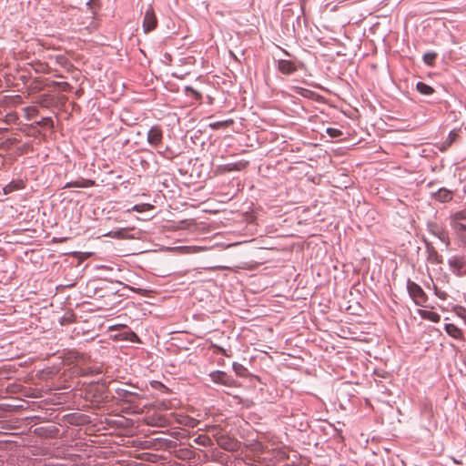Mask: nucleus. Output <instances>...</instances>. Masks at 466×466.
<instances>
[{"label":"nucleus","instance_id":"2eb2a0df","mask_svg":"<svg viewBox=\"0 0 466 466\" xmlns=\"http://www.w3.org/2000/svg\"><path fill=\"white\" fill-rule=\"evenodd\" d=\"M416 87H417V90L422 95L429 96V95L433 94V92H434V89L431 86H429L423 82H419L417 84Z\"/></svg>","mask_w":466,"mask_h":466},{"label":"nucleus","instance_id":"9b49d317","mask_svg":"<svg viewBox=\"0 0 466 466\" xmlns=\"http://www.w3.org/2000/svg\"><path fill=\"white\" fill-rule=\"evenodd\" d=\"M435 198L441 202H447L452 198V194L451 191L441 188L435 194Z\"/></svg>","mask_w":466,"mask_h":466},{"label":"nucleus","instance_id":"9d476101","mask_svg":"<svg viewBox=\"0 0 466 466\" xmlns=\"http://www.w3.org/2000/svg\"><path fill=\"white\" fill-rule=\"evenodd\" d=\"M177 422L184 426L191 428H194L198 424V420L189 416H179V418L177 419Z\"/></svg>","mask_w":466,"mask_h":466},{"label":"nucleus","instance_id":"dca6fc26","mask_svg":"<svg viewBox=\"0 0 466 466\" xmlns=\"http://www.w3.org/2000/svg\"><path fill=\"white\" fill-rule=\"evenodd\" d=\"M233 123H234V121L232 119H228V120H225V121H218V122L211 123V124H209V127L212 129H218L221 127H228L231 126Z\"/></svg>","mask_w":466,"mask_h":466},{"label":"nucleus","instance_id":"b1692460","mask_svg":"<svg viewBox=\"0 0 466 466\" xmlns=\"http://www.w3.org/2000/svg\"><path fill=\"white\" fill-rule=\"evenodd\" d=\"M327 133L330 137H339L342 135V132L339 129L334 127L327 128Z\"/></svg>","mask_w":466,"mask_h":466},{"label":"nucleus","instance_id":"0eeeda50","mask_svg":"<svg viewBox=\"0 0 466 466\" xmlns=\"http://www.w3.org/2000/svg\"><path fill=\"white\" fill-rule=\"evenodd\" d=\"M146 421L148 425L159 427L165 426L167 423V420L165 417L155 414L147 416Z\"/></svg>","mask_w":466,"mask_h":466},{"label":"nucleus","instance_id":"4be33fe9","mask_svg":"<svg viewBox=\"0 0 466 466\" xmlns=\"http://www.w3.org/2000/svg\"><path fill=\"white\" fill-rule=\"evenodd\" d=\"M449 264L451 268L455 269H460L463 266V262L461 258H454L449 261Z\"/></svg>","mask_w":466,"mask_h":466},{"label":"nucleus","instance_id":"1a4fd4ad","mask_svg":"<svg viewBox=\"0 0 466 466\" xmlns=\"http://www.w3.org/2000/svg\"><path fill=\"white\" fill-rule=\"evenodd\" d=\"M94 185H95V181L90 180V179L82 178L77 181L67 183L65 186V187L66 188H67V187H93Z\"/></svg>","mask_w":466,"mask_h":466},{"label":"nucleus","instance_id":"423d86ee","mask_svg":"<svg viewBox=\"0 0 466 466\" xmlns=\"http://www.w3.org/2000/svg\"><path fill=\"white\" fill-rule=\"evenodd\" d=\"M431 231L446 246L450 245L449 236H448L447 232L442 228L435 225L431 228Z\"/></svg>","mask_w":466,"mask_h":466},{"label":"nucleus","instance_id":"20e7f679","mask_svg":"<svg viewBox=\"0 0 466 466\" xmlns=\"http://www.w3.org/2000/svg\"><path fill=\"white\" fill-rule=\"evenodd\" d=\"M163 138L162 129L159 126L152 127L147 133V142L152 147H158Z\"/></svg>","mask_w":466,"mask_h":466},{"label":"nucleus","instance_id":"412c9836","mask_svg":"<svg viewBox=\"0 0 466 466\" xmlns=\"http://www.w3.org/2000/svg\"><path fill=\"white\" fill-rule=\"evenodd\" d=\"M106 236H109L116 238H127V229L122 228L116 231L107 233Z\"/></svg>","mask_w":466,"mask_h":466},{"label":"nucleus","instance_id":"f3484780","mask_svg":"<svg viewBox=\"0 0 466 466\" xmlns=\"http://www.w3.org/2000/svg\"><path fill=\"white\" fill-rule=\"evenodd\" d=\"M154 208V206L151 205V204H147V203H143V204H137V205H135L131 210H134V211H137V212H139V213H142V212H146V211H148V210H151Z\"/></svg>","mask_w":466,"mask_h":466},{"label":"nucleus","instance_id":"cd10ccee","mask_svg":"<svg viewBox=\"0 0 466 466\" xmlns=\"http://www.w3.org/2000/svg\"><path fill=\"white\" fill-rule=\"evenodd\" d=\"M56 85L62 89V90H67V88L69 87V84L66 83V82H60V83H56Z\"/></svg>","mask_w":466,"mask_h":466},{"label":"nucleus","instance_id":"7ed1b4c3","mask_svg":"<svg viewBox=\"0 0 466 466\" xmlns=\"http://www.w3.org/2000/svg\"><path fill=\"white\" fill-rule=\"evenodd\" d=\"M157 20L155 15L154 10L151 6L147 9L143 21V28L145 33H148L156 28Z\"/></svg>","mask_w":466,"mask_h":466},{"label":"nucleus","instance_id":"a211bd4d","mask_svg":"<svg viewBox=\"0 0 466 466\" xmlns=\"http://www.w3.org/2000/svg\"><path fill=\"white\" fill-rule=\"evenodd\" d=\"M244 167H245V164L240 162V163H235V164H227V165L220 167L219 168L222 169L223 171H233V170H240Z\"/></svg>","mask_w":466,"mask_h":466},{"label":"nucleus","instance_id":"f257e3e1","mask_svg":"<svg viewBox=\"0 0 466 466\" xmlns=\"http://www.w3.org/2000/svg\"><path fill=\"white\" fill-rule=\"evenodd\" d=\"M466 219V208L457 211L451 216V226L455 231L458 238L466 242V223L462 221Z\"/></svg>","mask_w":466,"mask_h":466},{"label":"nucleus","instance_id":"aec40b11","mask_svg":"<svg viewBox=\"0 0 466 466\" xmlns=\"http://www.w3.org/2000/svg\"><path fill=\"white\" fill-rule=\"evenodd\" d=\"M436 56H437V54L436 53H426L424 56H423V61L426 65L428 66H433L434 65V62H435V59H436Z\"/></svg>","mask_w":466,"mask_h":466},{"label":"nucleus","instance_id":"ddd939ff","mask_svg":"<svg viewBox=\"0 0 466 466\" xmlns=\"http://www.w3.org/2000/svg\"><path fill=\"white\" fill-rule=\"evenodd\" d=\"M458 136L459 135H458V132L456 130L451 131V133L449 134L448 138L442 143L441 150L444 151L448 147H450L451 146V144L457 139Z\"/></svg>","mask_w":466,"mask_h":466},{"label":"nucleus","instance_id":"f03ea898","mask_svg":"<svg viewBox=\"0 0 466 466\" xmlns=\"http://www.w3.org/2000/svg\"><path fill=\"white\" fill-rule=\"evenodd\" d=\"M407 289L410 296L419 306H423L427 301V296L423 289L415 282L408 281Z\"/></svg>","mask_w":466,"mask_h":466},{"label":"nucleus","instance_id":"393cba45","mask_svg":"<svg viewBox=\"0 0 466 466\" xmlns=\"http://www.w3.org/2000/svg\"><path fill=\"white\" fill-rule=\"evenodd\" d=\"M425 314H427V317L431 321L438 322L440 320V315L435 312L428 311V312H425Z\"/></svg>","mask_w":466,"mask_h":466},{"label":"nucleus","instance_id":"a878e982","mask_svg":"<svg viewBox=\"0 0 466 466\" xmlns=\"http://www.w3.org/2000/svg\"><path fill=\"white\" fill-rule=\"evenodd\" d=\"M187 91L190 93L196 99H201L202 96L199 92L194 90L193 88L187 87Z\"/></svg>","mask_w":466,"mask_h":466},{"label":"nucleus","instance_id":"bb28decb","mask_svg":"<svg viewBox=\"0 0 466 466\" xmlns=\"http://www.w3.org/2000/svg\"><path fill=\"white\" fill-rule=\"evenodd\" d=\"M226 377V374L224 372H218L217 374L213 375V380L215 381H221L224 382V378Z\"/></svg>","mask_w":466,"mask_h":466},{"label":"nucleus","instance_id":"c85d7f7f","mask_svg":"<svg viewBox=\"0 0 466 466\" xmlns=\"http://www.w3.org/2000/svg\"><path fill=\"white\" fill-rule=\"evenodd\" d=\"M436 294L438 295V297H440L441 299H445V295H441L439 293L436 292Z\"/></svg>","mask_w":466,"mask_h":466},{"label":"nucleus","instance_id":"5701e85b","mask_svg":"<svg viewBox=\"0 0 466 466\" xmlns=\"http://www.w3.org/2000/svg\"><path fill=\"white\" fill-rule=\"evenodd\" d=\"M455 313L458 317L462 319L464 323L466 324V309L463 307H456Z\"/></svg>","mask_w":466,"mask_h":466},{"label":"nucleus","instance_id":"4468645a","mask_svg":"<svg viewBox=\"0 0 466 466\" xmlns=\"http://www.w3.org/2000/svg\"><path fill=\"white\" fill-rule=\"evenodd\" d=\"M23 187H24V183L22 181H13L4 187V193L9 194L13 191L21 189Z\"/></svg>","mask_w":466,"mask_h":466},{"label":"nucleus","instance_id":"6ab92c4d","mask_svg":"<svg viewBox=\"0 0 466 466\" xmlns=\"http://www.w3.org/2000/svg\"><path fill=\"white\" fill-rule=\"evenodd\" d=\"M195 442L204 447L211 445V440L207 435H199L195 439Z\"/></svg>","mask_w":466,"mask_h":466},{"label":"nucleus","instance_id":"39448f33","mask_svg":"<svg viewBox=\"0 0 466 466\" xmlns=\"http://www.w3.org/2000/svg\"><path fill=\"white\" fill-rule=\"evenodd\" d=\"M278 69L282 74L289 75L297 71V66L289 60H279L278 63Z\"/></svg>","mask_w":466,"mask_h":466},{"label":"nucleus","instance_id":"f8f14e48","mask_svg":"<svg viewBox=\"0 0 466 466\" xmlns=\"http://www.w3.org/2000/svg\"><path fill=\"white\" fill-rule=\"evenodd\" d=\"M218 443L220 447L226 449V450H233L235 449V446H236V443L229 440L228 438L227 437H219L218 438Z\"/></svg>","mask_w":466,"mask_h":466},{"label":"nucleus","instance_id":"6e6552de","mask_svg":"<svg viewBox=\"0 0 466 466\" xmlns=\"http://www.w3.org/2000/svg\"><path fill=\"white\" fill-rule=\"evenodd\" d=\"M445 330L446 332L452 338L457 339H463V332L461 329H459L457 326H455L452 323H449L445 325Z\"/></svg>","mask_w":466,"mask_h":466}]
</instances>
